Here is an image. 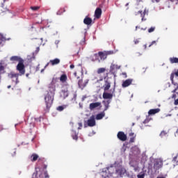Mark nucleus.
<instances>
[{
	"label": "nucleus",
	"instance_id": "nucleus-60",
	"mask_svg": "<svg viewBox=\"0 0 178 178\" xmlns=\"http://www.w3.org/2000/svg\"><path fill=\"white\" fill-rule=\"evenodd\" d=\"M26 76L27 77H29V74H26Z\"/></svg>",
	"mask_w": 178,
	"mask_h": 178
},
{
	"label": "nucleus",
	"instance_id": "nucleus-45",
	"mask_svg": "<svg viewBox=\"0 0 178 178\" xmlns=\"http://www.w3.org/2000/svg\"><path fill=\"white\" fill-rule=\"evenodd\" d=\"M74 77H76L77 79V80H79V79H80V76L77 75V72H75L74 73Z\"/></svg>",
	"mask_w": 178,
	"mask_h": 178
},
{
	"label": "nucleus",
	"instance_id": "nucleus-8",
	"mask_svg": "<svg viewBox=\"0 0 178 178\" xmlns=\"http://www.w3.org/2000/svg\"><path fill=\"white\" fill-rule=\"evenodd\" d=\"M114 92H115V88H113L112 93L104 92L103 93L104 99H112L113 98Z\"/></svg>",
	"mask_w": 178,
	"mask_h": 178
},
{
	"label": "nucleus",
	"instance_id": "nucleus-49",
	"mask_svg": "<svg viewBox=\"0 0 178 178\" xmlns=\"http://www.w3.org/2000/svg\"><path fill=\"white\" fill-rule=\"evenodd\" d=\"M2 130H6V129L3 128L2 125H0V131H2Z\"/></svg>",
	"mask_w": 178,
	"mask_h": 178
},
{
	"label": "nucleus",
	"instance_id": "nucleus-61",
	"mask_svg": "<svg viewBox=\"0 0 178 178\" xmlns=\"http://www.w3.org/2000/svg\"><path fill=\"white\" fill-rule=\"evenodd\" d=\"M8 88H10V86H8Z\"/></svg>",
	"mask_w": 178,
	"mask_h": 178
},
{
	"label": "nucleus",
	"instance_id": "nucleus-16",
	"mask_svg": "<svg viewBox=\"0 0 178 178\" xmlns=\"http://www.w3.org/2000/svg\"><path fill=\"white\" fill-rule=\"evenodd\" d=\"M119 176H122V167H115V177H119Z\"/></svg>",
	"mask_w": 178,
	"mask_h": 178
},
{
	"label": "nucleus",
	"instance_id": "nucleus-6",
	"mask_svg": "<svg viewBox=\"0 0 178 178\" xmlns=\"http://www.w3.org/2000/svg\"><path fill=\"white\" fill-rule=\"evenodd\" d=\"M148 13V10H147V8H145L144 11L142 12L141 10H139L136 13H135L136 16H137V15H140V17H142V22H145V20H147V19H145V15H147Z\"/></svg>",
	"mask_w": 178,
	"mask_h": 178
},
{
	"label": "nucleus",
	"instance_id": "nucleus-22",
	"mask_svg": "<svg viewBox=\"0 0 178 178\" xmlns=\"http://www.w3.org/2000/svg\"><path fill=\"white\" fill-rule=\"evenodd\" d=\"M60 81H61V83H66V81H67V75L65 74H62L60 77Z\"/></svg>",
	"mask_w": 178,
	"mask_h": 178
},
{
	"label": "nucleus",
	"instance_id": "nucleus-46",
	"mask_svg": "<svg viewBox=\"0 0 178 178\" xmlns=\"http://www.w3.org/2000/svg\"><path fill=\"white\" fill-rule=\"evenodd\" d=\"M122 75L124 76V79H127V74L126 72H122Z\"/></svg>",
	"mask_w": 178,
	"mask_h": 178
},
{
	"label": "nucleus",
	"instance_id": "nucleus-27",
	"mask_svg": "<svg viewBox=\"0 0 178 178\" xmlns=\"http://www.w3.org/2000/svg\"><path fill=\"white\" fill-rule=\"evenodd\" d=\"M171 98H172V99H175V101H174V105L177 106V105H178V99H176V98H177V95L176 94H173V95H172Z\"/></svg>",
	"mask_w": 178,
	"mask_h": 178
},
{
	"label": "nucleus",
	"instance_id": "nucleus-54",
	"mask_svg": "<svg viewBox=\"0 0 178 178\" xmlns=\"http://www.w3.org/2000/svg\"><path fill=\"white\" fill-rule=\"evenodd\" d=\"M86 98H87L86 96H83V97H82V101H84V99H86Z\"/></svg>",
	"mask_w": 178,
	"mask_h": 178
},
{
	"label": "nucleus",
	"instance_id": "nucleus-19",
	"mask_svg": "<svg viewBox=\"0 0 178 178\" xmlns=\"http://www.w3.org/2000/svg\"><path fill=\"white\" fill-rule=\"evenodd\" d=\"M6 72V71H5V66H3L2 63H0V83H1V80H2L1 74H4V73Z\"/></svg>",
	"mask_w": 178,
	"mask_h": 178
},
{
	"label": "nucleus",
	"instance_id": "nucleus-40",
	"mask_svg": "<svg viewBox=\"0 0 178 178\" xmlns=\"http://www.w3.org/2000/svg\"><path fill=\"white\" fill-rule=\"evenodd\" d=\"M38 162H39V163H44V162H45V159H44V158H42V159L40 158V159H38Z\"/></svg>",
	"mask_w": 178,
	"mask_h": 178
},
{
	"label": "nucleus",
	"instance_id": "nucleus-1",
	"mask_svg": "<svg viewBox=\"0 0 178 178\" xmlns=\"http://www.w3.org/2000/svg\"><path fill=\"white\" fill-rule=\"evenodd\" d=\"M10 60L13 62V63L18 62L16 70H17V72H19V74H15L13 72H10V74H8L9 79H11L13 81H15V84H17V83H19V76H23L26 73L24 60L19 56H13L10 58Z\"/></svg>",
	"mask_w": 178,
	"mask_h": 178
},
{
	"label": "nucleus",
	"instance_id": "nucleus-30",
	"mask_svg": "<svg viewBox=\"0 0 178 178\" xmlns=\"http://www.w3.org/2000/svg\"><path fill=\"white\" fill-rule=\"evenodd\" d=\"M72 137L73 140H79V136L77 135L76 131H72Z\"/></svg>",
	"mask_w": 178,
	"mask_h": 178
},
{
	"label": "nucleus",
	"instance_id": "nucleus-48",
	"mask_svg": "<svg viewBox=\"0 0 178 178\" xmlns=\"http://www.w3.org/2000/svg\"><path fill=\"white\" fill-rule=\"evenodd\" d=\"M29 124L31 125V127H34V126H35L34 122H29Z\"/></svg>",
	"mask_w": 178,
	"mask_h": 178
},
{
	"label": "nucleus",
	"instance_id": "nucleus-52",
	"mask_svg": "<svg viewBox=\"0 0 178 178\" xmlns=\"http://www.w3.org/2000/svg\"><path fill=\"white\" fill-rule=\"evenodd\" d=\"M70 69H74V65L72 64L70 66Z\"/></svg>",
	"mask_w": 178,
	"mask_h": 178
},
{
	"label": "nucleus",
	"instance_id": "nucleus-32",
	"mask_svg": "<svg viewBox=\"0 0 178 178\" xmlns=\"http://www.w3.org/2000/svg\"><path fill=\"white\" fill-rule=\"evenodd\" d=\"M66 107H67L66 105L59 106L58 107H57V111H59V112H62L63 109H66Z\"/></svg>",
	"mask_w": 178,
	"mask_h": 178
},
{
	"label": "nucleus",
	"instance_id": "nucleus-42",
	"mask_svg": "<svg viewBox=\"0 0 178 178\" xmlns=\"http://www.w3.org/2000/svg\"><path fill=\"white\" fill-rule=\"evenodd\" d=\"M134 42L135 45H137V44H139V42H140V39H135L134 40Z\"/></svg>",
	"mask_w": 178,
	"mask_h": 178
},
{
	"label": "nucleus",
	"instance_id": "nucleus-7",
	"mask_svg": "<svg viewBox=\"0 0 178 178\" xmlns=\"http://www.w3.org/2000/svg\"><path fill=\"white\" fill-rule=\"evenodd\" d=\"M117 137L120 141H126L127 140V136L123 131H119L117 134Z\"/></svg>",
	"mask_w": 178,
	"mask_h": 178
},
{
	"label": "nucleus",
	"instance_id": "nucleus-35",
	"mask_svg": "<svg viewBox=\"0 0 178 178\" xmlns=\"http://www.w3.org/2000/svg\"><path fill=\"white\" fill-rule=\"evenodd\" d=\"M137 177H138V178H144V177H145V174L144 172L140 173V174H138V175H137Z\"/></svg>",
	"mask_w": 178,
	"mask_h": 178
},
{
	"label": "nucleus",
	"instance_id": "nucleus-50",
	"mask_svg": "<svg viewBox=\"0 0 178 178\" xmlns=\"http://www.w3.org/2000/svg\"><path fill=\"white\" fill-rule=\"evenodd\" d=\"M134 136H136V134H134V133H133V132L129 134L130 137H134Z\"/></svg>",
	"mask_w": 178,
	"mask_h": 178
},
{
	"label": "nucleus",
	"instance_id": "nucleus-23",
	"mask_svg": "<svg viewBox=\"0 0 178 178\" xmlns=\"http://www.w3.org/2000/svg\"><path fill=\"white\" fill-rule=\"evenodd\" d=\"M101 176L102 178H106V177H109V174L108 173V172L106 171V170L105 168L103 169V171L101 173Z\"/></svg>",
	"mask_w": 178,
	"mask_h": 178
},
{
	"label": "nucleus",
	"instance_id": "nucleus-51",
	"mask_svg": "<svg viewBox=\"0 0 178 178\" xmlns=\"http://www.w3.org/2000/svg\"><path fill=\"white\" fill-rule=\"evenodd\" d=\"M174 86H176V89H177L178 90V83H172Z\"/></svg>",
	"mask_w": 178,
	"mask_h": 178
},
{
	"label": "nucleus",
	"instance_id": "nucleus-34",
	"mask_svg": "<svg viewBox=\"0 0 178 178\" xmlns=\"http://www.w3.org/2000/svg\"><path fill=\"white\" fill-rule=\"evenodd\" d=\"M155 26H152L148 29V33H154V31H155Z\"/></svg>",
	"mask_w": 178,
	"mask_h": 178
},
{
	"label": "nucleus",
	"instance_id": "nucleus-44",
	"mask_svg": "<svg viewBox=\"0 0 178 178\" xmlns=\"http://www.w3.org/2000/svg\"><path fill=\"white\" fill-rule=\"evenodd\" d=\"M78 125H79L78 130H81V127H83V124L81 122H79Z\"/></svg>",
	"mask_w": 178,
	"mask_h": 178
},
{
	"label": "nucleus",
	"instance_id": "nucleus-62",
	"mask_svg": "<svg viewBox=\"0 0 178 178\" xmlns=\"http://www.w3.org/2000/svg\"><path fill=\"white\" fill-rule=\"evenodd\" d=\"M33 120H35V118H34Z\"/></svg>",
	"mask_w": 178,
	"mask_h": 178
},
{
	"label": "nucleus",
	"instance_id": "nucleus-31",
	"mask_svg": "<svg viewBox=\"0 0 178 178\" xmlns=\"http://www.w3.org/2000/svg\"><path fill=\"white\" fill-rule=\"evenodd\" d=\"M106 71V69L104 67H101L97 70V74H101V73H105Z\"/></svg>",
	"mask_w": 178,
	"mask_h": 178
},
{
	"label": "nucleus",
	"instance_id": "nucleus-53",
	"mask_svg": "<svg viewBox=\"0 0 178 178\" xmlns=\"http://www.w3.org/2000/svg\"><path fill=\"white\" fill-rule=\"evenodd\" d=\"M79 52H80V48H79L78 49H77V51H76V55H79Z\"/></svg>",
	"mask_w": 178,
	"mask_h": 178
},
{
	"label": "nucleus",
	"instance_id": "nucleus-63",
	"mask_svg": "<svg viewBox=\"0 0 178 178\" xmlns=\"http://www.w3.org/2000/svg\"><path fill=\"white\" fill-rule=\"evenodd\" d=\"M17 151L15 150V154H16Z\"/></svg>",
	"mask_w": 178,
	"mask_h": 178
},
{
	"label": "nucleus",
	"instance_id": "nucleus-43",
	"mask_svg": "<svg viewBox=\"0 0 178 178\" xmlns=\"http://www.w3.org/2000/svg\"><path fill=\"white\" fill-rule=\"evenodd\" d=\"M154 44H156V41L153 40L149 45V48H151V47H152V45H154Z\"/></svg>",
	"mask_w": 178,
	"mask_h": 178
},
{
	"label": "nucleus",
	"instance_id": "nucleus-28",
	"mask_svg": "<svg viewBox=\"0 0 178 178\" xmlns=\"http://www.w3.org/2000/svg\"><path fill=\"white\" fill-rule=\"evenodd\" d=\"M103 104H104V111H108V108H109V104H111V100H107L106 102L103 101Z\"/></svg>",
	"mask_w": 178,
	"mask_h": 178
},
{
	"label": "nucleus",
	"instance_id": "nucleus-10",
	"mask_svg": "<svg viewBox=\"0 0 178 178\" xmlns=\"http://www.w3.org/2000/svg\"><path fill=\"white\" fill-rule=\"evenodd\" d=\"M132 83H133V79H128L125 81H123L122 83V87L123 88H126L127 87L131 86Z\"/></svg>",
	"mask_w": 178,
	"mask_h": 178
},
{
	"label": "nucleus",
	"instance_id": "nucleus-15",
	"mask_svg": "<svg viewBox=\"0 0 178 178\" xmlns=\"http://www.w3.org/2000/svg\"><path fill=\"white\" fill-rule=\"evenodd\" d=\"M102 15V10L99 8H97L95 11V17L96 19H99Z\"/></svg>",
	"mask_w": 178,
	"mask_h": 178
},
{
	"label": "nucleus",
	"instance_id": "nucleus-33",
	"mask_svg": "<svg viewBox=\"0 0 178 178\" xmlns=\"http://www.w3.org/2000/svg\"><path fill=\"white\" fill-rule=\"evenodd\" d=\"M64 12H66V10L65 9V8H60V9L57 12V15H62V13H64Z\"/></svg>",
	"mask_w": 178,
	"mask_h": 178
},
{
	"label": "nucleus",
	"instance_id": "nucleus-58",
	"mask_svg": "<svg viewBox=\"0 0 178 178\" xmlns=\"http://www.w3.org/2000/svg\"><path fill=\"white\" fill-rule=\"evenodd\" d=\"M143 47H144V49H147V44H144Z\"/></svg>",
	"mask_w": 178,
	"mask_h": 178
},
{
	"label": "nucleus",
	"instance_id": "nucleus-37",
	"mask_svg": "<svg viewBox=\"0 0 178 178\" xmlns=\"http://www.w3.org/2000/svg\"><path fill=\"white\" fill-rule=\"evenodd\" d=\"M31 9L32 10H38V9H40V6H31Z\"/></svg>",
	"mask_w": 178,
	"mask_h": 178
},
{
	"label": "nucleus",
	"instance_id": "nucleus-41",
	"mask_svg": "<svg viewBox=\"0 0 178 178\" xmlns=\"http://www.w3.org/2000/svg\"><path fill=\"white\" fill-rule=\"evenodd\" d=\"M166 134H167L166 131H162L160 134V136L163 137V136H166Z\"/></svg>",
	"mask_w": 178,
	"mask_h": 178
},
{
	"label": "nucleus",
	"instance_id": "nucleus-18",
	"mask_svg": "<svg viewBox=\"0 0 178 178\" xmlns=\"http://www.w3.org/2000/svg\"><path fill=\"white\" fill-rule=\"evenodd\" d=\"M84 24H86V26H90L91 23H92V19L90 18L89 17H86L83 19Z\"/></svg>",
	"mask_w": 178,
	"mask_h": 178
},
{
	"label": "nucleus",
	"instance_id": "nucleus-4",
	"mask_svg": "<svg viewBox=\"0 0 178 178\" xmlns=\"http://www.w3.org/2000/svg\"><path fill=\"white\" fill-rule=\"evenodd\" d=\"M113 54H115V51H99L98 54H93V56L90 58H92V62H95V60L98 59V56H99L100 59H102V60H105L108 56L113 55Z\"/></svg>",
	"mask_w": 178,
	"mask_h": 178
},
{
	"label": "nucleus",
	"instance_id": "nucleus-38",
	"mask_svg": "<svg viewBox=\"0 0 178 178\" xmlns=\"http://www.w3.org/2000/svg\"><path fill=\"white\" fill-rule=\"evenodd\" d=\"M134 141H136V136L130 138L129 143H134Z\"/></svg>",
	"mask_w": 178,
	"mask_h": 178
},
{
	"label": "nucleus",
	"instance_id": "nucleus-47",
	"mask_svg": "<svg viewBox=\"0 0 178 178\" xmlns=\"http://www.w3.org/2000/svg\"><path fill=\"white\" fill-rule=\"evenodd\" d=\"M76 98H77V95L76 93H74L73 99H74V101H76Z\"/></svg>",
	"mask_w": 178,
	"mask_h": 178
},
{
	"label": "nucleus",
	"instance_id": "nucleus-55",
	"mask_svg": "<svg viewBox=\"0 0 178 178\" xmlns=\"http://www.w3.org/2000/svg\"><path fill=\"white\" fill-rule=\"evenodd\" d=\"M40 51V47L36 48V51L38 52Z\"/></svg>",
	"mask_w": 178,
	"mask_h": 178
},
{
	"label": "nucleus",
	"instance_id": "nucleus-36",
	"mask_svg": "<svg viewBox=\"0 0 178 178\" xmlns=\"http://www.w3.org/2000/svg\"><path fill=\"white\" fill-rule=\"evenodd\" d=\"M175 73H172V74H170V80H171L172 84L175 83V82H173V79H175Z\"/></svg>",
	"mask_w": 178,
	"mask_h": 178
},
{
	"label": "nucleus",
	"instance_id": "nucleus-17",
	"mask_svg": "<svg viewBox=\"0 0 178 178\" xmlns=\"http://www.w3.org/2000/svg\"><path fill=\"white\" fill-rule=\"evenodd\" d=\"M159 112H161V108L150 109L148 111V115H156V113H159Z\"/></svg>",
	"mask_w": 178,
	"mask_h": 178
},
{
	"label": "nucleus",
	"instance_id": "nucleus-26",
	"mask_svg": "<svg viewBox=\"0 0 178 178\" xmlns=\"http://www.w3.org/2000/svg\"><path fill=\"white\" fill-rule=\"evenodd\" d=\"M31 161L32 162H35V161H37L38 159L39 156H38V154H33L31 155Z\"/></svg>",
	"mask_w": 178,
	"mask_h": 178
},
{
	"label": "nucleus",
	"instance_id": "nucleus-39",
	"mask_svg": "<svg viewBox=\"0 0 178 178\" xmlns=\"http://www.w3.org/2000/svg\"><path fill=\"white\" fill-rule=\"evenodd\" d=\"M5 41H6V39H5L3 36H1V38H0V45Z\"/></svg>",
	"mask_w": 178,
	"mask_h": 178
},
{
	"label": "nucleus",
	"instance_id": "nucleus-57",
	"mask_svg": "<svg viewBox=\"0 0 178 178\" xmlns=\"http://www.w3.org/2000/svg\"><path fill=\"white\" fill-rule=\"evenodd\" d=\"M138 29H140V26H136V31H137Z\"/></svg>",
	"mask_w": 178,
	"mask_h": 178
},
{
	"label": "nucleus",
	"instance_id": "nucleus-25",
	"mask_svg": "<svg viewBox=\"0 0 178 178\" xmlns=\"http://www.w3.org/2000/svg\"><path fill=\"white\" fill-rule=\"evenodd\" d=\"M170 63L173 64V63H178V58L177 57H170L169 58Z\"/></svg>",
	"mask_w": 178,
	"mask_h": 178
},
{
	"label": "nucleus",
	"instance_id": "nucleus-9",
	"mask_svg": "<svg viewBox=\"0 0 178 178\" xmlns=\"http://www.w3.org/2000/svg\"><path fill=\"white\" fill-rule=\"evenodd\" d=\"M104 169L107 171V173L109 175V176H113L116 170V167H115L114 165H111Z\"/></svg>",
	"mask_w": 178,
	"mask_h": 178
},
{
	"label": "nucleus",
	"instance_id": "nucleus-29",
	"mask_svg": "<svg viewBox=\"0 0 178 178\" xmlns=\"http://www.w3.org/2000/svg\"><path fill=\"white\" fill-rule=\"evenodd\" d=\"M62 92L63 94V98H67V97H69V90L67 88L63 90Z\"/></svg>",
	"mask_w": 178,
	"mask_h": 178
},
{
	"label": "nucleus",
	"instance_id": "nucleus-2",
	"mask_svg": "<svg viewBox=\"0 0 178 178\" xmlns=\"http://www.w3.org/2000/svg\"><path fill=\"white\" fill-rule=\"evenodd\" d=\"M56 83H58V79L56 78H53L51 82L49 85V91L46 96L44 97V101L46 104V112H49V108L52 106L54 103V97L55 95V92L56 91Z\"/></svg>",
	"mask_w": 178,
	"mask_h": 178
},
{
	"label": "nucleus",
	"instance_id": "nucleus-56",
	"mask_svg": "<svg viewBox=\"0 0 178 178\" xmlns=\"http://www.w3.org/2000/svg\"><path fill=\"white\" fill-rule=\"evenodd\" d=\"M102 80H104V78L102 76H101L100 79H99V81H102Z\"/></svg>",
	"mask_w": 178,
	"mask_h": 178
},
{
	"label": "nucleus",
	"instance_id": "nucleus-14",
	"mask_svg": "<svg viewBox=\"0 0 178 178\" xmlns=\"http://www.w3.org/2000/svg\"><path fill=\"white\" fill-rule=\"evenodd\" d=\"M88 126H89V127H94V126H95V118H94V117H91L88 120Z\"/></svg>",
	"mask_w": 178,
	"mask_h": 178
},
{
	"label": "nucleus",
	"instance_id": "nucleus-59",
	"mask_svg": "<svg viewBox=\"0 0 178 178\" xmlns=\"http://www.w3.org/2000/svg\"><path fill=\"white\" fill-rule=\"evenodd\" d=\"M141 30H144V31H145V30H147V28H145V29L141 28Z\"/></svg>",
	"mask_w": 178,
	"mask_h": 178
},
{
	"label": "nucleus",
	"instance_id": "nucleus-5",
	"mask_svg": "<svg viewBox=\"0 0 178 178\" xmlns=\"http://www.w3.org/2000/svg\"><path fill=\"white\" fill-rule=\"evenodd\" d=\"M60 63V60L59 58H55L54 60H50L49 62L46 64L44 67H48L49 65H51V66H55L56 65H59Z\"/></svg>",
	"mask_w": 178,
	"mask_h": 178
},
{
	"label": "nucleus",
	"instance_id": "nucleus-11",
	"mask_svg": "<svg viewBox=\"0 0 178 178\" xmlns=\"http://www.w3.org/2000/svg\"><path fill=\"white\" fill-rule=\"evenodd\" d=\"M96 108H101V102H97L95 103H90L89 105V109L90 111H94Z\"/></svg>",
	"mask_w": 178,
	"mask_h": 178
},
{
	"label": "nucleus",
	"instance_id": "nucleus-21",
	"mask_svg": "<svg viewBox=\"0 0 178 178\" xmlns=\"http://www.w3.org/2000/svg\"><path fill=\"white\" fill-rule=\"evenodd\" d=\"M119 69H120V66H119L116 64H114V63H112L110 67L111 72H113V70H119Z\"/></svg>",
	"mask_w": 178,
	"mask_h": 178
},
{
	"label": "nucleus",
	"instance_id": "nucleus-13",
	"mask_svg": "<svg viewBox=\"0 0 178 178\" xmlns=\"http://www.w3.org/2000/svg\"><path fill=\"white\" fill-rule=\"evenodd\" d=\"M163 166V162L161 161H156L154 164V168L156 169V170H159Z\"/></svg>",
	"mask_w": 178,
	"mask_h": 178
},
{
	"label": "nucleus",
	"instance_id": "nucleus-24",
	"mask_svg": "<svg viewBox=\"0 0 178 178\" xmlns=\"http://www.w3.org/2000/svg\"><path fill=\"white\" fill-rule=\"evenodd\" d=\"M105 117V113H100L96 115L97 120H101Z\"/></svg>",
	"mask_w": 178,
	"mask_h": 178
},
{
	"label": "nucleus",
	"instance_id": "nucleus-12",
	"mask_svg": "<svg viewBox=\"0 0 178 178\" xmlns=\"http://www.w3.org/2000/svg\"><path fill=\"white\" fill-rule=\"evenodd\" d=\"M88 79H86L85 81V83H83V79H81L78 81V85L79 88H81V90H83L88 84Z\"/></svg>",
	"mask_w": 178,
	"mask_h": 178
},
{
	"label": "nucleus",
	"instance_id": "nucleus-20",
	"mask_svg": "<svg viewBox=\"0 0 178 178\" xmlns=\"http://www.w3.org/2000/svg\"><path fill=\"white\" fill-rule=\"evenodd\" d=\"M104 91H108L111 88V82L105 81V83L103 86Z\"/></svg>",
	"mask_w": 178,
	"mask_h": 178
},
{
	"label": "nucleus",
	"instance_id": "nucleus-3",
	"mask_svg": "<svg viewBox=\"0 0 178 178\" xmlns=\"http://www.w3.org/2000/svg\"><path fill=\"white\" fill-rule=\"evenodd\" d=\"M47 168H48L47 164L36 167L31 178H49Z\"/></svg>",
	"mask_w": 178,
	"mask_h": 178
}]
</instances>
